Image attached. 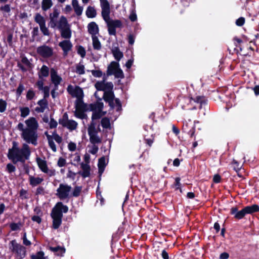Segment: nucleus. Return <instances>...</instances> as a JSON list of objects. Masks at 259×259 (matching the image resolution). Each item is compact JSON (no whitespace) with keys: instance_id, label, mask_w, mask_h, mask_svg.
Here are the masks:
<instances>
[{"instance_id":"nucleus-1","label":"nucleus","mask_w":259,"mask_h":259,"mask_svg":"<svg viewBox=\"0 0 259 259\" xmlns=\"http://www.w3.org/2000/svg\"><path fill=\"white\" fill-rule=\"evenodd\" d=\"M24 123L25 125L19 123L17 128L21 132V137L26 143H23L20 148L18 143L14 141L12 148L9 150L8 157L14 163L24 162L29 159L31 150L28 144L34 146L37 144L38 123L37 120L34 117H30L25 120Z\"/></svg>"},{"instance_id":"nucleus-2","label":"nucleus","mask_w":259,"mask_h":259,"mask_svg":"<svg viewBox=\"0 0 259 259\" xmlns=\"http://www.w3.org/2000/svg\"><path fill=\"white\" fill-rule=\"evenodd\" d=\"M103 108V103L101 102V99L92 105V109L93 110L92 120L93 121L89 126L88 132L90 137V141L91 144H100L102 142L101 138L98 135V132L99 128H96L95 123L93 120L101 117L105 114V112L102 111Z\"/></svg>"},{"instance_id":"nucleus-3","label":"nucleus","mask_w":259,"mask_h":259,"mask_svg":"<svg viewBox=\"0 0 259 259\" xmlns=\"http://www.w3.org/2000/svg\"><path fill=\"white\" fill-rule=\"evenodd\" d=\"M101 8V14L104 20L107 25L116 28H120L122 26V23L120 20H112L110 19V8L109 3L107 0H100Z\"/></svg>"},{"instance_id":"nucleus-4","label":"nucleus","mask_w":259,"mask_h":259,"mask_svg":"<svg viewBox=\"0 0 259 259\" xmlns=\"http://www.w3.org/2000/svg\"><path fill=\"white\" fill-rule=\"evenodd\" d=\"M68 210V207L64 205L61 202H58L53 208L51 217L53 220V227L58 229L62 223V213H66Z\"/></svg>"},{"instance_id":"nucleus-5","label":"nucleus","mask_w":259,"mask_h":259,"mask_svg":"<svg viewBox=\"0 0 259 259\" xmlns=\"http://www.w3.org/2000/svg\"><path fill=\"white\" fill-rule=\"evenodd\" d=\"M60 11L57 9H54L52 13L50 14L49 25L52 28L59 29L66 24L68 21L64 16L59 17Z\"/></svg>"},{"instance_id":"nucleus-6","label":"nucleus","mask_w":259,"mask_h":259,"mask_svg":"<svg viewBox=\"0 0 259 259\" xmlns=\"http://www.w3.org/2000/svg\"><path fill=\"white\" fill-rule=\"evenodd\" d=\"M9 249L16 259H22L26 256V248L24 246L13 240L9 243Z\"/></svg>"},{"instance_id":"nucleus-7","label":"nucleus","mask_w":259,"mask_h":259,"mask_svg":"<svg viewBox=\"0 0 259 259\" xmlns=\"http://www.w3.org/2000/svg\"><path fill=\"white\" fill-rule=\"evenodd\" d=\"M72 187L67 184L61 183L56 190V195L60 200L68 199L71 196Z\"/></svg>"},{"instance_id":"nucleus-8","label":"nucleus","mask_w":259,"mask_h":259,"mask_svg":"<svg viewBox=\"0 0 259 259\" xmlns=\"http://www.w3.org/2000/svg\"><path fill=\"white\" fill-rule=\"evenodd\" d=\"M103 98L108 102L112 108H115L116 110L119 111L121 110V106L120 101L117 98H114V95L112 90L106 91L104 93Z\"/></svg>"},{"instance_id":"nucleus-9","label":"nucleus","mask_w":259,"mask_h":259,"mask_svg":"<svg viewBox=\"0 0 259 259\" xmlns=\"http://www.w3.org/2000/svg\"><path fill=\"white\" fill-rule=\"evenodd\" d=\"M108 76L114 75L116 78H123L124 74L122 70L119 67L118 62L112 61L108 65L107 70Z\"/></svg>"},{"instance_id":"nucleus-10","label":"nucleus","mask_w":259,"mask_h":259,"mask_svg":"<svg viewBox=\"0 0 259 259\" xmlns=\"http://www.w3.org/2000/svg\"><path fill=\"white\" fill-rule=\"evenodd\" d=\"M36 161L38 167L42 172L47 174L50 177L55 175V170L49 168L47 161L44 159L37 157L36 158Z\"/></svg>"},{"instance_id":"nucleus-11","label":"nucleus","mask_w":259,"mask_h":259,"mask_svg":"<svg viewBox=\"0 0 259 259\" xmlns=\"http://www.w3.org/2000/svg\"><path fill=\"white\" fill-rule=\"evenodd\" d=\"M59 123L71 131L75 130L78 125L75 121L68 119L67 113L63 115L62 118L59 120Z\"/></svg>"},{"instance_id":"nucleus-12","label":"nucleus","mask_w":259,"mask_h":259,"mask_svg":"<svg viewBox=\"0 0 259 259\" xmlns=\"http://www.w3.org/2000/svg\"><path fill=\"white\" fill-rule=\"evenodd\" d=\"M258 211H259V206L257 205L254 204L251 206H247L242 210L238 211L235 218L239 220L241 219L246 214H251Z\"/></svg>"},{"instance_id":"nucleus-13","label":"nucleus","mask_w":259,"mask_h":259,"mask_svg":"<svg viewBox=\"0 0 259 259\" xmlns=\"http://www.w3.org/2000/svg\"><path fill=\"white\" fill-rule=\"evenodd\" d=\"M46 136L49 147L53 152H56L57 147L54 143V141H55L58 144H60L62 141V138L55 133H53L52 135L46 134Z\"/></svg>"},{"instance_id":"nucleus-14","label":"nucleus","mask_w":259,"mask_h":259,"mask_svg":"<svg viewBox=\"0 0 259 259\" xmlns=\"http://www.w3.org/2000/svg\"><path fill=\"white\" fill-rule=\"evenodd\" d=\"M35 21L38 24L40 29L44 35H49V30L46 26V20L40 14L37 13L34 17Z\"/></svg>"},{"instance_id":"nucleus-15","label":"nucleus","mask_w":259,"mask_h":259,"mask_svg":"<svg viewBox=\"0 0 259 259\" xmlns=\"http://www.w3.org/2000/svg\"><path fill=\"white\" fill-rule=\"evenodd\" d=\"M68 93L73 97H76L78 100L82 99L83 97L82 90L78 86L69 85L67 89Z\"/></svg>"},{"instance_id":"nucleus-16","label":"nucleus","mask_w":259,"mask_h":259,"mask_svg":"<svg viewBox=\"0 0 259 259\" xmlns=\"http://www.w3.org/2000/svg\"><path fill=\"white\" fill-rule=\"evenodd\" d=\"M37 52L43 58H48L52 56L53 50L48 46L43 45L37 48Z\"/></svg>"},{"instance_id":"nucleus-17","label":"nucleus","mask_w":259,"mask_h":259,"mask_svg":"<svg viewBox=\"0 0 259 259\" xmlns=\"http://www.w3.org/2000/svg\"><path fill=\"white\" fill-rule=\"evenodd\" d=\"M95 86L97 90L104 91V93L112 90L113 88V84L111 82H106L105 80L97 81Z\"/></svg>"},{"instance_id":"nucleus-18","label":"nucleus","mask_w":259,"mask_h":259,"mask_svg":"<svg viewBox=\"0 0 259 259\" xmlns=\"http://www.w3.org/2000/svg\"><path fill=\"white\" fill-rule=\"evenodd\" d=\"M60 31L61 36L64 38L69 39L72 35L70 25L67 22L63 27L59 29Z\"/></svg>"},{"instance_id":"nucleus-19","label":"nucleus","mask_w":259,"mask_h":259,"mask_svg":"<svg viewBox=\"0 0 259 259\" xmlns=\"http://www.w3.org/2000/svg\"><path fill=\"white\" fill-rule=\"evenodd\" d=\"M50 73L51 81L54 84L55 89H58V85L62 81V79L54 68L51 69Z\"/></svg>"},{"instance_id":"nucleus-20","label":"nucleus","mask_w":259,"mask_h":259,"mask_svg":"<svg viewBox=\"0 0 259 259\" xmlns=\"http://www.w3.org/2000/svg\"><path fill=\"white\" fill-rule=\"evenodd\" d=\"M59 46L62 48L64 55H67L72 49V44L69 39H66L60 41L59 43Z\"/></svg>"},{"instance_id":"nucleus-21","label":"nucleus","mask_w":259,"mask_h":259,"mask_svg":"<svg viewBox=\"0 0 259 259\" xmlns=\"http://www.w3.org/2000/svg\"><path fill=\"white\" fill-rule=\"evenodd\" d=\"M88 29L89 33L91 34L92 36H96L97 34L99 33V27L98 25L94 22L90 23L88 25Z\"/></svg>"},{"instance_id":"nucleus-22","label":"nucleus","mask_w":259,"mask_h":259,"mask_svg":"<svg viewBox=\"0 0 259 259\" xmlns=\"http://www.w3.org/2000/svg\"><path fill=\"white\" fill-rule=\"evenodd\" d=\"M38 106L36 107L35 111L39 113L44 112L48 107V102L45 99H41L37 102Z\"/></svg>"},{"instance_id":"nucleus-23","label":"nucleus","mask_w":259,"mask_h":259,"mask_svg":"<svg viewBox=\"0 0 259 259\" xmlns=\"http://www.w3.org/2000/svg\"><path fill=\"white\" fill-rule=\"evenodd\" d=\"M28 179L30 185L32 187H35L39 185L44 181V179L42 178L38 177H35L31 175L29 176Z\"/></svg>"},{"instance_id":"nucleus-24","label":"nucleus","mask_w":259,"mask_h":259,"mask_svg":"<svg viewBox=\"0 0 259 259\" xmlns=\"http://www.w3.org/2000/svg\"><path fill=\"white\" fill-rule=\"evenodd\" d=\"M72 5L74 9L75 14L77 16H80L83 11V7L80 6L77 0H72Z\"/></svg>"},{"instance_id":"nucleus-25","label":"nucleus","mask_w":259,"mask_h":259,"mask_svg":"<svg viewBox=\"0 0 259 259\" xmlns=\"http://www.w3.org/2000/svg\"><path fill=\"white\" fill-rule=\"evenodd\" d=\"M49 75V68L47 66L44 65L42 66L38 72V75L39 79H42L44 77H47Z\"/></svg>"},{"instance_id":"nucleus-26","label":"nucleus","mask_w":259,"mask_h":259,"mask_svg":"<svg viewBox=\"0 0 259 259\" xmlns=\"http://www.w3.org/2000/svg\"><path fill=\"white\" fill-rule=\"evenodd\" d=\"M81 167L82 171L81 173V176L83 178L89 177L90 175V166L88 163H82L81 164Z\"/></svg>"},{"instance_id":"nucleus-27","label":"nucleus","mask_w":259,"mask_h":259,"mask_svg":"<svg viewBox=\"0 0 259 259\" xmlns=\"http://www.w3.org/2000/svg\"><path fill=\"white\" fill-rule=\"evenodd\" d=\"M112 53L114 57L117 61H119L123 57L122 53L117 47L112 49Z\"/></svg>"},{"instance_id":"nucleus-28","label":"nucleus","mask_w":259,"mask_h":259,"mask_svg":"<svg viewBox=\"0 0 259 259\" xmlns=\"http://www.w3.org/2000/svg\"><path fill=\"white\" fill-rule=\"evenodd\" d=\"M53 3L52 0H42L41 2V9L46 11L53 6Z\"/></svg>"},{"instance_id":"nucleus-29","label":"nucleus","mask_w":259,"mask_h":259,"mask_svg":"<svg viewBox=\"0 0 259 259\" xmlns=\"http://www.w3.org/2000/svg\"><path fill=\"white\" fill-rule=\"evenodd\" d=\"M92 44H93V47L95 50H100L101 49L102 45L99 41L98 37L96 36H92Z\"/></svg>"},{"instance_id":"nucleus-30","label":"nucleus","mask_w":259,"mask_h":259,"mask_svg":"<svg viewBox=\"0 0 259 259\" xmlns=\"http://www.w3.org/2000/svg\"><path fill=\"white\" fill-rule=\"evenodd\" d=\"M50 249L57 255H62L65 252V248L60 246L50 247Z\"/></svg>"},{"instance_id":"nucleus-31","label":"nucleus","mask_w":259,"mask_h":259,"mask_svg":"<svg viewBox=\"0 0 259 259\" xmlns=\"http://www.w3.org/2000/svg\"><path fill=\"white\" fill-rule=\"evenodd\" d=\"M106 165V159L104 157H102L99 159L98 162V168L100 174H102Z\"/></svg>"},{"instance_id":"nucleus-32","label":"nucleus","mask_w":259,"mask_h":259,"mask_svg":"<svg viewBox=\"0 0 259 259\" xmlns=\"http://www.w3.org/2000/svg\"><path fill=\"white\" fill-rule=\"evenodd\" d=\"M86 15L89 18H94L96 16V11L94 7L89 6L88 7L86 12Z\"/></svg>"},{"instance_id":"nucleus-33","label":"nucleus","mask_w":259,"mask_h":259,"mask_svg":"<svg viewBox=\"0 0 259 259\" xmlns=\"http://www.w3.org/2000/svg\"><path fill=\"white\" fill-rule=\"evenodd\" d=\"M88 153H91L93 155H96L98 151V146L97 144H92L88 146Z\"/></svg>"},{"instance_id":"nucleus-34","label":"nucleus","mask_w":259,"mask_h":259,"mask_svg":"<svg viewBox=\"0 0 259 259\" xmlns=\"http://www.w3.org/2000/svg\"><path fill=\"white\" fill-rule=\"evenodd\" d=\"M31 259H48L47 256H44L43 251H38L35 254L31 255Z\"/></svg>"},{"instance_id":"nucleus-35","label":"nucleus","mask_w":259,"mask_h":259,"mask_svg":"<svg viewBox=\"0 0 259 259\" xmlns=\"http://www.w3.org/2000/svg\"><path fill=\"white\" fill-rule=\"evenodd\" d=\"M101 124L103 128H108L110 127V122L109 119L107 117L102 119Z\"/></svg>"},{"instance_id":"nucleus-36","label":"nucleus","mask_w":259,"mask_h":259,"mask_svg":"<svg viewBox=\"0 0 259 259\" xmlns=\"http://www.w3.org/2000/svg\"><path fill=\"white\" fill-rule=\"evenodd\" d=\"M20 111L21 112V116L22 117L27 116L30 113L29 109L28 107H21L20 108Z\"/></svg>"},{"instance_id":"nucleus-37","label":"nucleus","mask_w":259,"mask_h":259,"mask_svg":"<svg viewBox=\"0 0 259 259\" xmlns=\"http://www.w3.org/2000/svg\"><path fill=\"white\" fill-rule=\"evenodd\" d=\"M82 188L81 187L79 186H76L75 187L72 192L71 193V196H73L74 197H78L81 191Z\"/></svg>"},{"instance_id":"nucleus-38","label":"nucleus","mask_w":259,"mask_h":259,"mask_svg":"<svg viewBox=\"0 0 259 259\" xmlns=\"http://www.w3.org/2000/svg\"><path fill=\"white\" fill-rule=\"evenodd\" d=\"M7 103L6 101L4 100L1 99H0V112L3 113L4 112L7 108Z\"/></svg>"},{"instance_id":"nucleus-39","label":"nucleus","mask_w":259,"mask_h":259,"mask_svg":"<svg viewBox=\"0 0 259 259\" xmlns=\"http://www.w3.org/2000/svg\"><path fill=\"white\" fill-rule=\"evenodd\" d=\"M76 72L79 74H83L85 73L84 66L82 64H79L76 66Z\"/></svg>"},{"instance_id":"nucleus-40","label":"nucleus","mask_w":259,"mask_h":259,"mask_svg":"<svg viewBox=\"0 0 259 259\" xmlns=\"http://www.w3.org/2000/svg\"><path fill=\"white\" fill-rule=\"evenodd\" d=\"M77 53L81 56V58H84L86 55V51L84 48L80 46L77 48Z\"/></svg>"},{"instance_id":"nucleus-41","label":"nucleus","mask_w":259,"mask_h":259,"mask_svg":"<svg viewBox=\"0 0 259 259\" xmlns=\"http://www.w3.org/2000/svg\"><path fill=\"white\" fill-rule=\"evenodd\" d=\"M67 147L71 152H74L77 149L76 144L73 142H70L68 144Z\"/></svg>"},{"instance_id":"nucleus-42","label":"nucleus","mask_w":259,"mask_h":259,"mask_svg":"<svg viewBox=\"0 0 259 259\" xmlns=\"http://www.w3.org/2000/svg\"><path fill=\"white\" fill-rule=\"evenodd\" d=\"M21 226V223H11L10 225L12 231H17L20 229Z\"/></svg>"},{"instance_id":"nucleus-43","label":"nucleus","mask_w":259,"mask_h":259,"mask_svg":"<svg viewBox=\"0 0 259 259\" xmlns=\"http://www.w3.org/2000/svg\"><path fill=\"white\" fill-rule=\"evenodd\" d=\"M75 116L80 119H84L86 117V115L84 113L80 110H76L75 113Z\"/></svg>"},{"instance_id":"nucleus-44","label":"nucleus","mask_w":259,"mask_h":259,"mask_svg":"<svg viewBox=\"0 0 259 259\" xmlns=\"http://www.w3.org/2000/svg\"><path fill=\"white\" fill-rule=\"evenodd\" d=\"M92 74L95 77H100L102 76V72L100 70H92Z\"/></svg>"},{"instance_id":"nucleus-45","label":"nucleus","mask_w":259,"mask_h":259,"mask_svg":"<svg viewBox=\"0 0 259 259\" xmlns=\"http://www.w3.org/2000/svg\"><path fill=\"white\" fill-rule=\"evenodd\" d=\"M41 91L44 94V99L48 98L50 95V88L48 86H45Z\"/></svg>"},{"instance_id":"nucleus-46","label":"nucleus","mask_w":259,"mask_h":259,"mask_svg":"<svg viewBox=\"0 0 259 259\" xmlns=\"http://www.w3.org/2000/svg\"><path fill=\"white\" fill-rule=\"evenodd\" d=\"M35 96V93L32 90H29L28 91L26 95V98L27 100H31Z\"/></svg>"},{"instance_id":"nucleus-47","label":"nucleus","mask_w":259,"mask_h":259,"mask_svg":"<svg viewBox=\"0 0 259 259\" xmlns=\"http://www.w3.org/2000/svg\"><path fill=\"white\" fill-rule=\"evenodd\" d=\"M66 164V160L62 157H60L58 159L57 165L59 167H63Z\"/></svg>"},{"instance_id":"nucleus-48","label":"nucleus","mask_w":259,"mask_h":259,"mask_svg":"<svg viewBox=\"0 0 259 259\" xmlns=\"http://www.w3.org/2000/svg\"><path fill=\"white\" fill-rule=\"evenodd\" d=\"M107 26L109 34L111 35H115L116 28L111 26L110 25H107Z\"/></svg>"},{"instance_id":"nucleus-49","label":"nucleus","mask_w":259,"mask_h":259,"mask_svg":"<svg viewBox=\"0 0 259 259\" xmlns=\"http://www.w3.org/2000/svg\"><path fill=\"white\" fill-rule=\"evenodd\" d=\"M245 22V19L243 17H240L236 21V24L237 26H241Z\"/></svg>"},{"instance_id":"nucleus-50","label":"nucleus","mask_w":259,"mask_h":259,"mask_svg":"<svg viewBox=\"0 0 259 259\" xmlns=\"http://www.w3.org/2000/svg\"><path fill=\"white\" fill-rule=\"evenodd\" d=\"M7 169L9 173H11L15 170L16 168L13 164L9 163L7 165Z\"/></svg>"},{"instance_id":"nucleus-51","label":"nucleus","mask_w":259,"mask_h":259,"mask_svg":"<svg viewBox=\"0 0 259 259\" xmlns=\"http://www.w3.org/2000/svg\"><path fill=\"white\" fill-rule=\"evenodd\" d=\"M57 125H58L57 122L54 119L51 118V120L49 122V125H50V128H55L57 127Z\"/></svg>"},{"instance_id":"nucleus-52","label":"nucleus","mask_w":259,"mask_h":259,"mask_svg":"<svg viewBox=\"0 0 259 259\" xmlns=\"http://www.w3.org/2000/svg\"><path fill=\"white\" fill-rule=\"evenodd\" d=\"M24 90V87L22 84H20L17 89L16 92L17 95L20 96Z\"/></svg>"},{"instance_id":"nucleus-53","label":"nucleus","mask_w":259,"mask_h":259,"mask_svg":"<svg viewBox=\"0 0 259 259\" xmlns=\"http://www.w3.org/2000/svg\"><path fill=\"white\" fill-rule=\"evenodd\" d=\"M175 186H176V189H180V192H182L181 189V183H180V178H176L175 179Z\"/></svg>"},{"instance_id":"nucleus-54","label":"nucleus","mask_w":259,"mask_h":259,"mask_svg":"<svg viewBox=\"0 0 259 259\" xmlns=\"http://www.w3.org/2000/svg\"><path fill=\"white\" fill-rule=\"evenodd\" d=\"M36 85L40 91L45 87H44V81L42 79H40V80L37 81L36 82Z\"/></svg>"},{"instance_id":"nucleus-55","label":"nucleus","mask_w":259,"mask_h":259,"mask_svg":"<svg viewBox=\"0 0 259 259\" xmlns=\"http://www.w3.org/2000/svg\"><path fill=\"white\" fill-rule=\"evenodd\" d=\"M129 18L133 22L137 20V15L134 11L131 12Z\"/></svg>"},{"instance_id":"nucleus-56","label":"nucleus","mask_w":259,"mask_h":259,"mask_svg":"<svg viewBox=\"0 0 259 259\" xmlns=\"http://www.w3.org/2000/svg\"><path fill=\"white\" fill-rule=\"evenodd\" d=\"M1 10L5 12L9 13L11 10L10 5H5V6L1 7Z\"/></svg>"},{"instance_id":"nucleus-57","label":"nucleus","mask_w":259,"mask_h":259,"mask_svg":"<svg viewBox=\"0 0 259 259\" xmlns=\"http://www.w3.org/2000/svg\"><path fill=\"white\" fill-rule=\"evenodd\" d=\"M83 159L85 162V163H88L89 164L90 162V155L89 153H86L83 157Z\"/></svg>"},{"instance_id":"nucleus-58","label":"nucleus","mask_w":259,"mask_h":259,"mask_svg":"<svg viewBox=\"0 0 259 259\" xmlns=\"http://www.w3.org/2000/svg\"><path fill=\"white\" fill-rule=\"evenodd\" d=\"M128 42L131 45H133L135 42V37L132 34H130L128 36Z\"/></svg>"},{"instance_id":"nucleus-59","label":"nucleus","mask_w":259,"mask_h":259,"mask_svg":"<svg viewBox=\"0 0 259 259\" xmlns=\"http://www.w3.org/2000/svg\"><path fill=\"white\" fill-rule=\"evenodd\" d=\"M213 181L216 183H218L221 181V177L219 175H215L213 177Z\"/></svg>"},{"instance_id":"nucleus-60","label":"nucleus","mask_w":259,"mask_h":259,"mask_svg":"<svg viewBox=\"0 0 259 259\" xmlns=\"http://www.w3.org/2000/svg\"><path fill=\"white\" fill-rule=\"evenodd\" d=\"M32 220L34 221V222H36L38 223H40L41 221V218L37 216V215H34L33 216L32 218Z\"/></svg>"},{"instance_id":"nucleus-61","label":"nucleus","mask_w":259,"mask_h":259,"mask_svg":"<svg viewBox=\"0 0 259 259\" xmlns=\"http://www.w3.org/2000/svg\"><path fill=\"white\" fill-rule=\"evenodd\" d=\"M133 63V59H130L128 60L127 62L126 63L125 66L128 68L130 69Z\"/></svg>"},{"instance_id":"nucleus-62","label":"nucleus","mask_w":259,"mask_h":259,"mask_svg":"<svg viewBox=\"0 0 259 259\" xmlns=\"http://www.w3.org/2000/svg\"><path fill=\"white\" fill-rule=\"evenodd\" d=\"M238 210L237 207H232L231 209V213L232 214L234 215V217L236 215Z\"/></svg>"},{"instance_id":"nucleus-63","label":"nucleus","mask_w":259,"mask_h":259,"mask_svg":"<svg viewBox=\"0 0 259 259\" xmlns=\"http://www.w3.org/2000/svg\"><path fill=\"white\" fill-rule=\"evenodd\" d=\"M23 243L25 246H30L31 244V242L28 240L27 238H24L23 240Z\"/></svg>"},{"instance_id":"nucleus-64","label":"nucleus","mask_w":259,"mask_h":259,"mask_svg":"<svg viewBox=\"0 0 259 259\" xmlns=\"http://www.w3.org/2000/svg\"><path fill=\"white\" fill-rule=\"evenodd\" d=\"M229 257V254L228 253L226 252H224L221 254L220 255V258L221 259H227Z\"/></svg>"}]
</instances>
